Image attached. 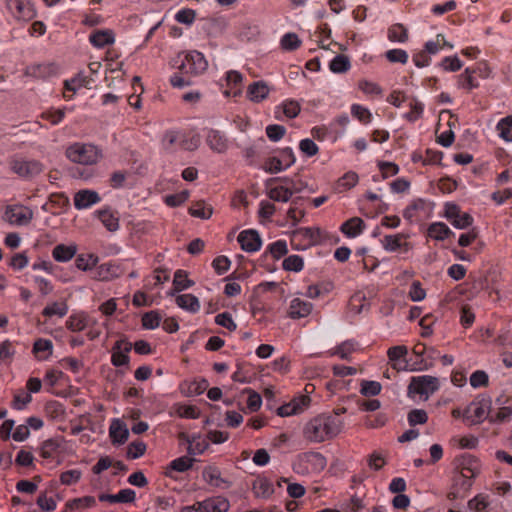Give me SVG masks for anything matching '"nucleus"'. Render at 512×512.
<instances>
[{"mask_svg": "<svg viewBox=\"0 0 512 512\" xmlns=\"http://www.w3.org/2000/svg\"><path fill=\"white\" fill-rule=\"evenodd\" d=\"M343 421L329 414H320L312 418L304 427V437L311 442L321 443L340 434Z\"/></svg>", "mask_w": 512, "mask_h": 512, "instance_id": "obj_1", "label": "nucleus"}, {"mask_svg": "<svg viewBox=\"0 0 512 512\" xmlns=\"http://www.w3.org/2000/svg\"><path fill=\"white\" fill-rule=\"evenodd\" d=\"M65 155L70 161L82 165L95 164L99 158L97 148L91 144L84 143L70 145L66 149Z\"/></svg>", "mask_w": 512, "mask_h": 512, "instance_id": "obj_2", "label": "nucleus"}, {"mask_svg": "<svg viewBox=\"0 0 512 512\" xmlns=\"http://www.w3.org/2000/svg\"><path fill=\"white\" fill-rule=\"evenodd\" d=\"M33 218V211L22 205L7 206L4 219L10 224L27 225Z\"/></svg>", "mask_w": 512, "mask_h": 512, "instance_id": "obj_3", "label": "nucleus"}, {"mask_svg": "<svg viewBox=\"0 0 512 512\" xmlns=\"http://www.w3.org/2000/svg\"><path fill=\"white\" fill-rule=\"evenodd\" d=\"M439 381L436 377L425 375L413 377L409 384V393H417L420 395H428L438 389Z\"/></svg>", "mask_w": 512, "mask_h": 512, "instance_id": "obj_4", "label": "nucleus"}, {"mask_svg": "<svg viewBox=\"0 0 512 512\" xmlns=\"http://www.w3.org/2000/svg\"><path fill=\"white\" fill-rule=\"evenodd\" d=\"M491 409V399L482 397L477 402L471 403L464 411V417L471 419L472 424L479 423L486 417V414Z\"/></svg>", "mask_w": 512, "mask_h": 512, "instance_id": "obj_5", "label": "nucleus"}, {"mask_svg": "<svg viewBox=\"0 0 512 512\" xmlns=\"http://www.w3.org/2000/svg\"><path fill=\"white\" fill-rule=\"evenodd\" d=\"M11 170L21 177H33L43 170V165L37 160L15 159L11 162Z\"/></svg>", "mask_w": 512, "mask_h": 512, "instance_id": "obj_6", "label": "nucleus"}, {"mask_svg": "<svg viewBox=\"0 0 512 512\" xmlns=\"http://www.w3.org/2000/svg\"><path fill=\"white\" fill-rule=\"evenodd\" d=\"M445 216L451 220L452 224L459 229L469 227L473 219L468 213H462L460 208L455 204L446 205Z\"/></svg>", "mask_w": 512, "mask_h": 512, "instance_id": "obj_7", "label": "nucleus"}, {"mask_svg": "<svg viewBox=\"0 0 512 512\" xmlns=\"http://www.w3.org/2000/svg\"><path fill=\"white\" fill-rule=\"evenodd\" d=\"M7 7L15 18L30 20L34 17V10L30 2L25 0H8Z\"/></svg>", "mask_w": 512, "mask_h": 512, "instance_id": "obj_8", "label": "nucleus"}, {"mask_svg": "<svg viewBox=\"0 0 512 512\" xmlns=\"http://www.w3.org/2000/svg\"><path fill=\"white\" fill-rule=\"evenodd\" d=\"M132 349V344L119 340L115 343L112 349L111 361L114 366L126 365L129 362L127 353Z\"/></svg>", "mask_w": 512, "mask_h": 512, "instance_id": "obj_9", "label": "nucleus"}, {"mask_svg": "<svg viewBox=\"0 0 512 512\" xmlns=\"http://www.w3.org/2000/svg\"><path fill=\"white\" fill-rule=\"evenodd\" d=\"M238 241L243 250L248 252L256 251L261 245V239L254 230L243 231L238 236Z\"/></svg>", "mask_w": 512, "mask_h": 512, "instance_id": "obj_10", "label": "nucleus"}, {"mask_svg": "<svg viewBox=\"0 0 512 512\" xmlns=\"http://www.w3.org/2000/svg\"><path fill=\"white\" fill-rule=\"evenodd\" d=\"M100 201L97 192L92 190H80L74 196V205L77 209H85Z\"/></svg>", "mask_w": 512, "mask_h": 512, "instance_id": "obj_11", "label": "nucleus"}, {"mask_svg": "<svg viewBox=\"0 0 512 512\" xmlns=\"http://www.w3.org/2000/svg\"><path fill=\"white\" fill-rule=\"evenodd\" d=\"M188 140L179 132L169 131L165 133L162 146L166 151H173L176 147L187 149Z\"/></svg>", "mask_w": 512, "mask_h": 512, "instance_id": "obj_12", "label": "nucleus"}, {"mask_svg": "<svg viewBox=\"0 0 512 512\" xmlns=\"http://www.w3.org/2000/svg\"><path fill=\"white\" fill-rule=\"evenodd\" d=\"M270 88L268 84L264 81H257L250 84L247 88L248 98L252 102H261L266 99L269 95Z\"/></svg>", "mask_w": 512, "mask_h": 512, "instance_id": "obj_13", "label": "nucleus"}, {"mask_svg": "<svg viewBox=\"0 0 512 512\" xmlns=\"http://www.w3.org/2000/svg\"><path fill=\"white\" fill-rule=\"evenodd\" d=\"M58 68L53 63L34 64L26 68L25 75L35 78H46L54 75Z\"/></svg>", "mask_w": 512, "mask_h": 512, "instance_id": "obj_14", "label": "nucleus"}, {"mask_svg": "<svg viewBox=\"0 0 512 512\" xmlns=\"http://www.w3.org/2000/svg\"><path fill=\"white\" fill-rule=\"evenodd\" d=\"M109 434L113 442L122 444L128 439L129 431L121 420L115 419L110 425Z\"/></svg>", "mask_w": 512, "mask_h": 512, "instance_id": "obj_15", "label": "nucleus"}, {"mask_svg": "<svg viewBox=\"0 0 512 512\" xmlns=\"http://www.w3.org/2000/svg\"><path fill=\"white\" fill-rule=\"evenodd\" d=\"M191 467H192V458H190L189 456H182L180 458L173 460L170 463L165 474L167 477L176 478V476L174 475L175 472L182 473V472L189 470Z\"/></svg>", "mask_w": 512, "mask_h": 512, "instance_id": "obj_16", "label": "nucleus"}, {"mask_svg": "<svg viewBox=\"0 0 512 512\" xmlns=\"http://www.w3.org/2000/svg\"><path fill=\"white\" fill-rule=\"evenodd\" d=\"M173 68L176 70V74H182L188 72L192 75V62L191 55L189 52H181L174 59L172 63Z\"/></svg>", "mask_w": 512, "mask_h": 512, "instance_id": "obj_17", "label": "nucleus"}, {"mask_svg": "<svg viewBox=\"0 0 512 512\" xmlns=\"http://www.w3.org/2000/svg\"><path fill=\"white\" fill-rule=\"evenodd\" d=\"M135 499V492L131 489H123L115 495L102 494L99 496L100 501L110 503H130Z\"/></svg>", "mask_w": 512, "mask_h": 512, "instance_id": "obj_18", "label": "nucleus"}, {"mask_svg": "<svg viewBox=\"0 0 512 512\" xmlns=\"http://www.w3.org/2000/svg\"><path fill=\"white\" fill-rule=\"evenodd\" d=\"M98 218L106 229L115 232L119 228V217L109 209H103L96 212Z\"/></svg>", "mask_w": 512, "mask_h": 512, "instance_id": "obj_19", "label": "nucleus"}, {"mask_svg": "<svg viewBox=\"0 0 512 512\" xmlns=\"http://www.w3.org/2000/svg\"><path fill=\"white\" fill-rule=\"evenodd\" d=\"M312 304L309 302H304L298 298L294 299L291 302L289 309V316L291 318H302L306 317L311 313Z\"/></svg>", "mask_w": 512, "mask_h": 512, "instance_id": "obj_20", "label": "nucleus"}, {"mask_svg": "<svg viewBox=\"0 0 512 512\" xmlns=\"http://www.w3.org/2000/svg\"><path fill=\"white\" fill-rule=\"evenodd\" d=\"M466 461V465H463L460 472V478L462 479V489L463 492H467L470 490L472 486L471 479L475 477L477 471L474 467H472V462H475L473 459L469 458Z\"/></svg>", "mask_w": 512, "mask_h": 512, "instance_id": "obj_21", "label": "nucleus"}, {"mask_svg": "<svg viewBox=\"0 0 512 512\" xmlns=\"http://www.w3.org/2000/svg\"><path fill=\"white\" fill-rule=\"evenodd\" d=\"M90 42L98 48L114 43V33L112 30H97L90 35Z\"/></svg>", "mask_w": 512, "mask_h": 512, "instance_id": "obj_22", "label": "nucleus"}, {"mask_svg": "<svg viewBox=\"0 0 512 512\" xmlns=\"http://www.w3.org/2000/svg\"><path fill=\"white\" fill-rule=\"evenodd\" d=\"M118 276V268L115 265L102 264L95 270L93 278L99 281H109Z\"/></svg>", "mask_w": 512, "mask_h": 512, "instance_id": "obj_23", "label": "nucleus"}, {"mask_svg": "<svg viewBox=\"0 0 512 512\" xmlns=\"http://www.w3.org/2000/svg\"><path fill=\"white\" fill-rule=\"evenodd\" d=\"M77 247L75 245L66 246L59 244L53 249L52 255L56 261L66 262L73 258L76 254Z\"/></svg>", "mask_w": 512, "mask_h": 512, "instance_id": "obj_24", "label": "nucleus"}, {"mask_svg": "<svg viewBox=\"0 0 512 512\" xmlns=\"http://www.w3.org/2000/svg\"><path fill=\"white\" fill-rule=\"evenodd\" d=\"M364 228V222L361 218L353 217L343 223L341 231L349 237H354L362 232Z\"/></svg>", "mask_w": 512, "mask_h": 512, "instance_id": "obj_25", "label": "nucleus"}, {"mask_svg": "<svg viewBox=\"0 0 512 512\" xmlns=\"http://www.w3.org/2000/svg\"><path fill=\"white\" fill-rule=\"evenodd\" d=\"M210 148L217 153H224L228 148V142L225 137L218 132L212 131L207 138Z\"/></svg>", "mask_w": 512, "mask_h": 512, "instance_id": "obj_26", "label": "nucleus"}, {"mask_svg": "<svg viewBox=\"0 0 512 512\" xmlns=\"http://www.w3.org/2000/svg\"><path fill=\"white\" fill-rule=\"evenodd\" d=\"M189 285L190 280L188 279V273L183 270H178L174 275L173 289L169 292V294L174 296L189 287Z\"/></svg>", "mask_w": 512, "mask_h": 512, "instance_id": "obj_27", "label": "nucleus"}, {"mask_svg": "<svg viewBox=\"0 0 512 512\" xmlns=\"http://www.w3.org/2000/svg\"><path fill=\"white\" fill-rule=\"evenodd\" d=\"M98 263V257L94 254H80L75 260L78 269L87 271L94 268Z\"/></svg>", "mask_w": 512, "mask_h": 512, "instance_id": "obj_28", "label": "nucleus"}, {"mask_svg": "<svg viewBox=\"0 0 512 512\" xmlns=\"http://www.w3.org/2000/svg\"><path fill=\"white\" fill-rule=\"evenodd\" d=\"M292 194L293 191L284 186L274 187L268 191L269 198L278 202H287L291 198Z\"/></svg>", "mask_w": 512, "mask_h": 512, "instance_id": "obj_29", "label": "nucleus"}, {"mask_svg": "<svg viewBox=\"0 0 512 512\" xmlns=\"http://www.w3.org/2000/svg\"><path fill=\"white\" fill-rule=\"evenodd\" d=\"M68 312V306L66 302H53L51 305H48L44 308L42 314L47 317H51L53 315H58L59 317H63Z\"/></svg>", "mask_w": 512, "mask_h": 512, "instance_id": "obj_30", "label": "nucleus"}, {"mask_svg": "<svg viewBox=\"0 0 512 512\" xmlns=\"http://www.w3.org/2000/svg\"><path fill=\"white\" fill-rule=\"evenodd\" d=\"M404 238V235L403 234H398V235H389V236H385L384 239H383V246L386 250H390V251H396L397 249L401 248V247H408V244L407 243H402V239Z\"/></svg>", "mask_w": 512, "mask_h": 512, "instance_id": "obj_31", "label": "nucleus"}, {"mask_svg": "<svg viewBox=\"0 0 512 512\" xmlns=\"http://www.w3.org/2000/svg\"><path fill=\"white\" fill-rule=\"evenodd\" d=\"M213 214L212 206L205 203L203 200L194 202V217L203 220L209 219Z\"/></svg>", "mask_w": 512, "mask_h": 512, "instance_id": "obj_32", "label": "nucleus"}, {"mask_svg": "<svg viewBox=\"0 0 512 512\" xmlns=\"http://www.w3.org/2000/svg\"><path fill=\"white\" fill-rule=\"evenodd\" d=\"M428 231L429 235L437 240H443L451 234V230L444 223H434Z\"/></svg>", "mask_w": 512, "mask_h": 512, "instance_id": "obj_33", "label": "nucleus"}, {"mask_svg": "<svg viewBox=\"0 0 512 512\" xmlns=\"http://www.w3.org/2000/svg\"><path fill=\"white\" fill-rule=\"evenodd\" d=\"M350 67V62L347 56L337 55L330 63V69L334 73H343Z\"/></svg>", "mask_w": 512, "mask_h": 512, "instance_id": "obj_34", "label": "nucleus"}, {"mask_svg": "<svg viewBox=\"0 0 512 512\" xmlns=\"http://www.w3.org/2000/svg\"><path fill=\"white\" fill-rule=\"evenodd\" d=\"M86 316L84 314L72 315L69 317L66 325L71 331H82L86 327Z\"/></svg>", "mask_w": 512, "mask_h": 512, "instance_id": "obj_35", "label": "nucleus"}, {"mask_svg": "<svg viewBox=\"0 0 512 512\" xmlns=\"http://www.w3.org/2000/svg\"><path fill=\"white\" fill-rule=\"evenodd\" d=\"M95 504V499L91 496L76 498L66 503V509H81L84 507H91Z\"/></svg>", "mask_w": 512, "mask_h": 512, "instance_id": "obj_36", "label": "nucleus"}, {"mask_svg": "<svg viewBox=\"0 0 512 512\" xmlns=\"http://www.w3.org/2000/svg\"><path fill=\"white\" fill-rule=\"evenodd\" d=\"M388 38L391 41L405 42L408 38L407 30L401 24L393 25L389 29Z\"/></svg>", "mask_w": 512, "mask_h": 512, "instance_id": "obj_37", "label": "nucleus"}, {"mask_svg": "<svg viewBox=\"0 0 512 512\" xmlns=\"http://www.w3.org/2000/svg\"><path fill=\"white\" fill-rule=\"evenodd\" d=\"M253 489L257 497L267 498L273 493L272 485L267 480H259Z\"/></svg>", "mask_w": 512, "mask_h": 512, "instance_id": "obj_38", "label": "nucleus"}, {"mask_svg": "<svg viewBox=\"0 0 512 512\" xmlns=\"http://www.w3.org/2000/svg\"><path fill=\"white\" fill-rule=\"evenodd\" d=\"M192 81V75H189L188 72H184L182 74L174 73L170 78V83L174 88H183L185 86H189Z\"/></svg>", "mask_w": 512, "mask_h": 512, "instance_id": "obj_39", "label": "nucleus"}, {"mask_svg": "<svg viewBox=\"0 0 512 512\" xmlns=\"http://www.w3.org/2000/svg\"><path fill=\"white\" fill-rule=\"evenodd\" d=\"M381 391V384L376 381H362L361 394L364 396H375Z\"/></svg>", "mask_w": 512, "mask_h": 512, "instance_id": "obj_40", "label": "nucleus"}, {"mask_svg": "<svg viewBox=\"0 0 512 512\" xmlns=\"http://www.w3.org/2000/svg\"><path fill=\"white\" fill-rule=\"evenodd\" d=\"M283 268L287 271L298 272L303 268V259L298 255H292L283 261Z\"/></svg>", "mask_w": 512, "mask_h": 512, "instance_id": "obj_41", "label": "nucleus"}, {"mask_svg": "<svg viewBox=\"0 0 512 512\" xmlns=\"http://www.w3.org/2000/svg\"><path fill=\"white\" fill-rule=\"evenodd\" d=\"M160 320L161 318L157 312L150 311L143 315L142 325L147 329H153L159 326Z\"/></svg>", "mask_w": 512, "mask_h": 512, "instance_id": "obj_42", "label": "nucleus"}, {"mask_svg": "<svg viewBox=\"0 0 512 512\" xmlns=\"http://www.w3.org/2000/svg\"><path fill=\"white\" fill-rule=\"evenodd\" d=\"M60 444L55 439H48L43 442L41 446V456L43 458H50L53 456V454L57 451Z\"/></svg>", "mask_w": 512, "mask_h": 512, "instance_id": "obj_43", "label": "nucleus"}, {"mask_svg": "<svg viewBox=\"0 0 512 512\" xmlns=\"http://www.w3.org/2000/svg\"><path fill=\"white\" fill-rule=\"evenodd\" d=\"M204 480L212 486H219L221 482L220 472L217 468L208 467L203 471Z\"/></svg>", "mask_w": 512, "mask_h": 512, "instance_id": "obj_44", "label": "nucleus"}, {"mask_svg": "<svg viewBox=\"0 0 512 512\" xmlns=\"http://www.w3.org/2000/svg\"><path fill=\"white\" fill-rule=\"evenodd\" d=\"M189 191L184 190L180 193L168 195L165 197V203L171 207H176L185 202L189 198Z\"/></svg>", "mask_w": 512, "mask_h": 512, "instance_id": "obj_45", "label": "nucleus"}, {"mask_svg": "<svg viewBox=\"0 0 512 512\" xmlns=\"http://www.w3.org/2000/svg\"><path fill=\"white\" fill-rule=\"evenodd\" d=\"M488 505L489 503L487 501V498L482 494L475 496L468 502V508L476 512L484 511L488 507Z\"/></svg>", "mask_w": 512, "mask_h": 512, "instance_id": "obj_46", "label": "nucleus"}, {"mask_svg": "<svg viewBox=\"0 0 512 512\" xmlns=\"http://www.w3.org/2000/svg\"><path fill=\"white\" fill-rule=\"evenodd\" d=\"M500 135L507 141H512V117H507L499 122Z\"/></svg>", "mask_w": 512, "mask_h": 512, "instance_id": "obj_47", "label": "nucleus"}, {"mask_svg": "<svg viewBox=\"0 0 512 512\" xmlns=\"http://www.w3.org/2000/svg\"><path fill=\"white\" fill-rule=\"evenodd\" d=\"M300 44L301 41L299 40L298 36L294 33L286 34L281 40V45L283 49L286 50H294L298 48Z\"/></svg>", "mask_w": 512, "mask_h": 512, "instance_id": "obj_48", "label": "nucleus"}, {"mask_svg": "<svg viewBox=\"0 0 512 512\" xmlns=\"http://www.w3.org/2000/svg\"><path fill=\"white\" fill-rule=\"evenodd\" d=\"M427 419V413L422 409H414L408 414L410 425L424 424L427 422Z\"/></svg>", "mask_w": 512, "mask_h": 512, "instance_id": "obj_49", "label": "nucleus"}, {"mask_svg": "<svg viewBox=\"0 0 512 512\" xmlns=\"http://www.w3.org/2000/svg\"><path fill=\"white\" fill-rule=\"evenodd\" d=\"M475 320V314L472 312L469 305H463L461 307L460 322L464 327H470Z\"/></svg>", "mask_w": 512, "mask_h": 512, "instance_id": "obj_50", "label": "nucleus"}, {"mask_svg": "<svg viewBox=\"0 0 512 512\" xmlns=\"http://www.w3.org/2000/svg\"><path fill=\"white\" fill-rule=\"evenodd\" d=\"M453 115L449 110H443L439 114V121L437 124L436 132H440L441 129L446 125L448 128H452L454 126V122L452 121Z\"/></svg>", "mask_w": 512, "mask_h": 512, "instance_id": "obj_51", "label": "nucleus"}, {"mask_svg": "<svg viewBox=\"0 0 512 512\" xmlns=\"http://www.w3.org/2000/svg\"><path fill=\"white\" fill-rule=\"evenodd\" d=\"M146 445L143 442H132L127 451V456L136 459L145 453Z\"/></svg>", "mask_w": 512, "mask_h": 512, "instance_id": "obj_52", "label": "nucleus"}, {"mask_svg": "<svg viewBox=\"0 0 512 512\" xmlns=\"http://www.w3.org/2000/svg\"><path fill=\"white\" fill-rule=\"evenodd\" d=\"M215 322L218 325L223 326L230 331H234L236 329V324L232 320L231 315L227 312L218 314L215 318Z\"/></svg>", "mask_w": 512, "mask_h": 512, "instance_id": "obj_53", "label": "nucleus"}, {"mask_svg": "<svg viewBox=\"0 0 512 512\" xmlns=\"http://www.w3.org/2000/svg\"><path fill=\"white\" fill-rule=\"evenodd\" d=\"M37 504L43 511H53L56 508V502L53 498L47 497L46 493L38 496Z\"/></svg>", "mask_w": 512, "mask_h": 512, "instance_id": "obj_54", "label": "nucleus"}, {"mask_svg": "<svg viewBox=\"0 0 512 512\" xmlns=\"http://www.w3.org/2000/svg\"><path fill=\"white\" fill-rule=\"evenodd\" d=\"M299 148L304 154H306L309 157L314 156L318 153V146L311 139L302 140L299 144Z\"/></svg>", "mask_w": 512, "mask_h": 512, "instance_id": "obj_55", "label": "nucleus"}, {"mask_svg": "<svg viewBox=\"0 0 512 512\" xmlns=\"http://www.w3.org/2000/svg\"><path fill=\"white\" fill-rule=\"evenodd\" d=\"M269 251L275 259L284 256L288 250L284 241H277L269 246Z\"/></svg>", "mask_w": 512, "mask_h": 512, "instance_id": "obj_56", "label": "nucleus"}, {"mask_svg": "<svg viewBox=\"0 0 512 512\" xmlns=\"http://www.w3.org/2000/svg\"><path fill=\"white\" fill-rule=\"evenodd\" d=\"M285 131H286L285 128L283 126H281V125H269L266 128L267 136L272 141L280 140L284 136Z\"/></svg>", "mask_w": 512, "mask_h": 512, "instance_id": "obj_57", "label": "nucleus"}, {"mask_svg": "<svg viewBox=\"0 0 512 512\" xmlns=\"http://www.w3.org/2000/svg\"><path fill=\"white\" fill-rule=\"evenodd\" d=\"M386 57L390 62L406 63L408 55L404 50L393 49L386 53Z\"/></svg>", "mask_w": 512, "mask_h": 512, "instance_id": "obj_58", "label": "nucleus"}, {"mask_svg": "<svg viewBox=\"0 0 512 512\" xmlns=\"http://www.w3.org/2000/svg\"><path fill=\"white\" fill-rule=\"evenodd\" d=\"M470 384L473 387L487 386L488 375L484 371H476L470 377Z\"/></svg>", "mask_w": 512, "mask_h": 512, "instance_id": "obj_59", "label": "nucleus"}, {"mask_svg": "<svg viewBox=\"0 0 512 512\" xmlns=\"http://www.w3.org/2000/svg\"><path fill=\"white\" fill-rule=\"evenodd\" d=\"M351 110H352L353 116L358 118L359 121L364 122V123H368L370 121L371 113L369 112L368 109H366L360 105H353Z\"/></svg>", "mask_w": 512, "mask_h": 512, "instance_id": "obj_60", "label": "nucleus"}, {"mask_svg": "<svg viewBox=\"0 0 512 512\" xmlns=\"http://www.w3.org/2000/svg\"><path fill=\"white\" fill-rule=\"evenodd\" d=\"M65 112L63 109L54 111H46L41 114V118L49 120L53 125L58 124L64 118Z\"/></svg>", "mask_w": 512, "mask_h": 512, "instance_id": "obj_61", "label": "nucleus"}, {"mask_svg": "<svg viewBox=\"0 0 512 512\" xmlns=\"http://www.w3.org/2000/svg\"><path fill=\"white\" fill-rule=\"evenodd\" d=\"M354 350L353 344L345 341L338 345L333 351V355H339L342 359H348L349 354Z\"/></svg>", "mask_w": 512, "mask_h": 512, "instance_id": "obj_62", "label": "nucleus"}, {"mask_svg": "<svg viewBox=\"0 0 512 512\" xmlns=\"http://www.w3.org/2000/svg\"><path fill=\"white\" fill-rule=\"evenodd\" d=\"M425 290L421 287L420 282L415 281L412 283L409 296L413 301H421L425 298Z\"/></svg>", "mask_w": 512, "mask_h": 512, "instance_id": "obj_63", "label": "nucleus"}, {"mask_svg": "<svg viewBox=\"0 0 512 512\" xmlns=\"http://www.w3.org/2000/svg\"><path fill=\"white\" fill-rule=\"evenodd\" d=\"M80 472L77 470H69L63 472L60 476L62 484L71 485L80 479Z\"/></svg>", "mask_w": 512, "mask_h": 512, "instance_id": "obj_64", "label": "nucleus"}]
</instances>
